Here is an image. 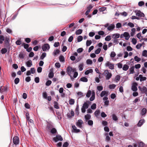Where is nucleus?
Here are the masks:
<instances>
[{
    "mask_svg": "<svg viewBox=\"0 0 147 147\" xmlns=\"http://www.w3.org/2000/svg\"><path fill=\"white\" fill-rule=\"evenodd\" d=\"M83 124V121L81 119H79L76 123V125L78 127L81 128L82 125Z\"/></svg>",
    "mask_w": 147,
    "mask_h": 147,
    "instance_id": "11",
    "label": "nucleus"
},
{
    "mask_svg": "<svg viewBox=\"0 0 147 147\" xmlns=\"http://www.w3.org/2000/svg\"><path fill=\"white\" fill-rule=\"evenodd\" d=\"M16 44L18 45H20L22 44V41L21 40H18L16 42Z\"/></svg>",
    "mask_w": 147,
    "mask_h": 147,
    "instance_id": "58",
    "label": "nucleus"
},
{
    "mask_svg": "<svg viewBox=\"0 0 147 147\" xmlns=\"http://www.w3.org/2000/svg\"><path fill=\"white\" fill-rule=\"evenodd\" d=\"M100 112L99 110H96L94 112V114L96 117H98L99 115V114L100 113Z\"/></svg>",
    "mask_w": 147,
    "mask_h": 147,
    "instance_id": "52",
    "label": "nucleus"
},
{
    "mask_svg": "<svg viewBox=\"0 0 147 147\" xmlns=\"http://www.w3.org/2000/svg\"><path fill=\"white\" fill-rule=\"evenodd\" d=\"M19 57L20 58L24 59L25 57V55L23 53L20 52L19 54Z\"/></svg>",
    "mask_w": 147,
    "mask_h": 147,
    "instance_id": "31",
    "label": "nucleus"
},
{
    "mask_svg": "<svg viewBox=\"0 0 147 147\" xmlns=\"http://www.w3.org/2000/svg\"><path fill=\"white\" fill-rule=\"evenodd\" d=\"M93 72V70L92 69H90L87 70L85 72V74L86 75H88L90 73H92Z\"/></svg>",
    "mask_w": 147,
    "mask_h": 147,
    "instance_id": "23",
    "label": "nucleus"
},
{
    "mask_svg": "<svg viewBox=\"0 0 147 147\" xmlns=\"http://www.w3.org/2000/svg\"><path fill=\"white\" fill-rule=\"evenodd\" d=\"M42 96L43 97L47 99V93L46 92H45L43 93H42Z\"/></svg>",
    "mask_w": 147,
    "mask_h": 147,
    "instance_id": "62",
    "label": "nucleus"
},
{
    "mask_svg": "<svg viewBox=\"0 0 147 147\" xmlns=\"http://www.w3.org/2000/svg\"><path fill=\"white\" fill-rule=\"evenodd\" d=\"M56 114L57 115V117L58 119H61V113L59 112H56Z\"/></svg>",
    "mask_w": 147,
    "mask_h": 147,
    "instance_id": "45",
    "label": "nucleus"
},
{
    "mask_svg": "<svg viewBox=\"0 0 147 147\" xmlns=\"http://www.w3.org/2000/svg\"><path fill=\"white\" fill-rule=\"evenodd\" d=\"M109 72L108 70H105L102 74V75H104L106 77L107 75L108 74H109Z\"/></svg>",
    "mask_w": 147,
    "mask_h": 147,
    "instance_id": "57",
    "label": "nucleus"
},
{
    "mask_svg": "<svg viewBox=\"0 0 147 147\" xmlns=\"http://www.w3.org/2000/svg\"><path fill=\"white\" fill-rule=\"evenodd\" d=\"M91 92L90 90H88L86 94V96L87 97H89L91 94Z\"/></svg>",
    "mask_w": 147,
    "mask_h": 147,
    "instance_id": "50",
    "label": "nucleus"
},
{
    "mask_svg": "<svg viewBox=\"0 0 147 147\" xmlns=\"http://www.w3.org/2000/svg\"><path fill=\"white\" fill-rule=\"evenodd\" d=\"M105 94L107 95V92H106L105 91H102L100 94V96L101 97H102Z\"/></svg>",
    "mask_w": 147,
    "mask_h": 147,
    "instance_id": "37",
    "label": "nucleus"
},
{
    "mask_svg": "<svg viewBox=\"0 0 147 147\" xmlns=\"http://www.w3.org/2000/svg\"><path fill=\"white\" fill-rule=\"evenodd\" d=\"M70 113L71 115V116L68 115L67 114V116L69 118H71L72 117L74 116V111L72 110H71L70 112Z\"/></svg>",
    "mask_w": 147,
    "mask_h": 147,
    "instance_id": "40",
    "label": "nucleus"
},
{
    "mask_svg": "<svg viewBox=\"0 0 147 147\" xmlns=\"http://www.w3.org/2000/svg\"><path fill=\"white\" fill-rule=\"evenodd\" d=\"M79 105L78 104H77L76 105V109L75 110V114L76 115H77V116H78L79 115Z\"/></svg>",
    "mask_w": 147,
    "mask_h": 147,
    "instance_id": "16",
    "label": "nucleus"
},
{
    "mask_svg": "<svg viewBox=\"0 0 147 147\" xmlns=\"http://www.w3.org/2000/svg\"><path fill=\"white\" fill-rule=\"evenodd\" d=\"M106 9V8L105 7H102L99 9V10L100 12L103 11Z\"/></svg>",
    "mask_w": 147,
    "mask_h": 147,
    "instance_id": "60",
    "label": "nucleus"
},
{
    "mask_svg": "<svg viewBox=\"0 0 147 147\" xmlns=\"http://www.w3.org/2000/svg\"><path fill=\"white\" fill-rule=\"evenodd\" d=\"M101 51V49L100 48H98L95 51V54H98L100 53Z\"/></svg>",
    "mask_w": 147,
    "mask_h": 147,
    "instance_id": "47",
    "label": "nucleus"
},
{
    "mask_svg": "<svg viewBox=\"0 0 147 147\" xmlns=\"http://www.w3.org/2000/svg\"><path fill=\"white\" fill-rule=\"evenodd\" d=\"M96 108V105L95 103H93L91 106V109L94 110Z\"/></svg>",
    "mask_w": 147,
    "mask_h": 147,
    "instance_id": "51",
    "label": "nucleus"
},
{
    "mask_svg": "<svg viewBox=\"0 0 147 147\" xmlns=\"http://www.w3.org/2000/svg\"><path fill=\"white\" fill-rule=\"evenodd\" d=\"M59 60L60 62H64L65 61V59L64 57L62 55H60L59 57Z\"/></svg>",
    "mask_w": 147,
    "mask_h": 147,
    "instance_id": "26",
    "label": "nucleus"
},
{
    "mask_svg": "<svg viewBox=\"0 0 147 147\" xmlns=\"http://www.w3.org/2000/svg\"><path fill=\"white\" fill-rule=\"evenodd\" d=\"M50 131L51 133L54 135L56 133H57L56 129L54 127L52 128Z\"/></svg>",
    "mask_w": 147,
    "mask_h": 147,
    "instance_id": "18",
    "label": "nucleus"
},
{
    "mask_svg": "<svg viewBox=\"0 0 147 147\" xmlns=\"http://www.w3.org/2000/svg\"><path fill=\"white\" fill-rule=\"evenodd\" d=\"M60 51L59 49H55L53 52V55L54 56L56 55L59 53Z\"/></svg>",
    "mask_w": 147,
    "mask_h": 147,
    "instance_id": "29",
    "label": "nucleus"
},
{
    "mask_svg": "<svg viewBox=\"0 0 147 147\" xmlns=\"http://www.w3.org/2000/svg\"><path fill=\"white\" fill-rule=\"evenodd\" d=\"M69 143H68L67 142H64V143L63 144V147H67L68 146H69Z\"/></svg>",
    "mask_w": 147,
    "mask_h": 147,
    "instance_id": "64",
    "label": "nucleus"
},
{
    "mask_svg": "<svg viewBox=\"0 0 147 147\" xmlns=\"http://www.w3.org/2000/svg\"><path fill=\"white\" fill-rule=\"evenodd\" d=\"M131 36H133L135 34L136 31V29L134 28H132L131 30Z\"/></svg>",
    "mask_w": 147,
    "mask_h": 147,
    "instance_id": "36",
    "label": "nucleus"
},
{
    "mask_svg": "<svg viewBox=\"0 0 147 147\" xmlns=\"http://www.w3.org/2000/svg\"><path fill=\"white\" fill-rule=\"evenodd\" d=\"M63 140L62 137L59 135H57L56 137L53 138V140L55 142H57L58 141H62Z\"/></svg>",
    "mask_w": 147,
    "mask_h": 147,
    "instance_id": "4",
    "label": "nucleus"
},
{
    "mask_svg": "<svg viewBox=\"0 0 147 147\" xmlns=\"http://www.w3.org/2000/svg\"><path fill=\"white\" fill-rule=\"evenodd\" d=\"M111 39L110 36H107L105 38V40L106 41H109Z\"/></svg>",
    "mask_w": 147,
    "mask_h": 147,
    "instance_id": "49",
    "label": "nucleus"
},
{
    "mask_svg": "<svg viewBox=\"0 0 147 147\" xmlns=\"http://www.w3.org/2000/svg\"><path fill=\"white\" fill-rule=\"evenodd\" d=\"M7 51V50L6 48H2L1 50V52L2 54L5 53Z\"/></svg>",
    "mask_w": 147,
    "mask_h": 147,
    "instance_id": "30",
    "label": "nucleus"
},
{
    "mask_svg": "<svg viewBox=\"0 0 147 147\" xmlns=\"http://www.w3.org/2000/svg\"><path fill=\"white\" fill-rule=\"evenodd\" d=\"M48 76L49 78H52L54 76V73L53 72L50 71L49 74Z\"/></svg>",
    "mask_w": 147,
    "mask_h": 147,
    "instance_id": "38",
    "label": "nucleus"
},
{
    "mask_svg": "<svg viewBox=\"0 0 147 147\" xmlns=\"http://www.w3.org/2000/svg\"><path fill=\"white\" fill-rule=\"evenodd\" d=\"M145 121L144 119H142L140 120L137 124V126L138 127H141L143 124L145 123Z\"/></svg>",
    "mask_w": 147,
    "mask_h": 147,
    "instance_id": "14",
    "label": "nucleus"
},
{
    "mask_svg": "<svg viewBox=\"0 0 147 147\" xmlns=\"http://www.w3.org/2000/svg\"><path fill=\"white\" fill-rule=\"evenodd\" d=\"M146 112L147 110L145 108H143L142 110L141 114L142 115H144L146 113Z\"/></svg>",
    "mask_w": 147,
    "mask_h": 147,
    "instance_id": "33",
    "label": "nucleus"
},
{
    "mask_svg": "<svg viewBox=\"0 0 147 147\" xmlns=\"http://www.w3.org/2000/svg\"><path fill=\"white\" fill-rule=\"evenodd\" d=\"M147 51L146 50H144L143 51L142 53V55L144 57H147Z\"/></svg>",
    "mask_w": 147,
    "mask_h": 147,
    "instance_id": "48",
    "label": "nucleus"
},
{
    "mask_svg": "<svg viewBox=\"0 0 147 147\" xmlns=\"http://www.w3.org/2000/svg\"><path fill=\"white\" fill-rule=\"evenodd\" d=\"M136 13V15L140 18L144 17L145 15L144 14L141 12L140 10H136L135 11Z\"/></svg>",
    "mask_w": 147,
    "mask_h": 147,
    "instance_id": "5",
    "label": "nucleus"
},
{
    "mask_svg": "<svg viewBox=\"0 0 147 147\" xmlns=\"http://www.w3.org/2000/svg\"><path fill=\"white\" fill-rule=\"evenodd\" d=\"M108 74L107 75L106 77V79L107 80H109L111 78L112 76V74L111 73H109V74Z\"/></svg>",
    "mask_w": 147,
    "mask_h": 147,
    "instance_id": "34",
    "label": "nucleus"
},
{
    "mask_svg": "<svg viewBox=\"0 0 147 147\" xmlns=\"http://www.w3.org/2000/svg\"><path fill=\"white\" fill-rule=\"evenodd\" d=\"M82 32V29H79L76 32V33L77 35H79L81 34Z\"/></svg>",
    "mask_w": 147,
    "mask_h": 147,
    "instance_id": "39",
    "label": "nucleus"
},
{
    "mask_svg": "<svg viewBox=\"0 0 147 147\" xmlns=\"http://www.w3.org/2000/svg\"><path fill=\"white\" fill-rule=\"evenodd\" d=\"M73 130L72 131V132L75 133H78L80 131L79 129H77V127L75 125H73L72 126Z\"/></svg>",
    "mask_w": 147,
    "mask_h": 147,
    "instance_id": "13",
    "label": "nucleus"
},
{
    "mask_svg": "<svg viewBox=\"0 0 147 147\" xmlns=\"http://www.w3.org/2000/svg\"><path fill=\"white\" fill-rule=\"evenodd\" d=\"M90 102L89 101H87L86 102H85L83 104V105L82 106V107L84 108V109H87L89 106L88 104L90 103Z\"/></svg>",
    "mask_w": 147,
    "mask_h": 147,
    "instance_id": "15",
    "label": "nucleus"
},
{
    "mask_svg": "<svg viewBox=\"0 0 147 147\" xmlns=\"http://www.w3.org/2000/svg\"><path fill=\"white\" fill-rule=\"evenodd\" d=\"M124 36L125 37V39L127 40L129 38L130 36L128 32H125L124 33Z\"/></svg>",
    "mask_w": 147,
    "mask_h": 147,
    "instance_id": "17",
    "label": "nucleus"
},
{
    "mask_svg": "<svg viewBox=\"0 0 147 147\" xmlns=\"http://www.w3.org/2000/svg\"><path fill=\"white\" fill-rule=\"evenodd\" d=\"M120 34L119 33H115L112 35V38H113L116 39L119 38Z\"/></svg>",
    "mask_w": 147,
    "mask_h": 147,
    "instance_id": "19",
    "label": "nucleus"
},
{
    "mask_svg": "<svg viewBox=\"0 0 147 147\" xmlns=\"http://www.w3.org/2000/svg\"><path fill=\"white\" fill-rule=\"evenodd\" d=\"M46 121L47 123L46 129L48 131H49L53 128V124L51 121L48 122L47 121Z\"/></svg>",
    "mask_w": 147,
    "mask_h": 147,
    "instance_id": "3",
    "label": "nucleus"
},
{
    "mask_svg": "<svg viewBox=\"0 0 147 147\" xmlns=\"http://www.w3.org/2000/svg\"><path fill=\"white\" fill-rule=\"evenodd\" d=\"M86 62L87 64H92V60L90 59L87 60Z\"/></svg>",
    "mask_w": 147,
    "mask_h": 147,
    "instance_id": "59",
    "label": "nucleus"
},
{
    "mask_svg": "<svg viewBox=\"0 0 147 147\" xmlns=\"http://www.w3.org/2000/svg\"><path fill=\"white\" fill-rule=\"evenodd\" d=\"M85 118L86 121L89 120L91 119V116L90 114H87L85 115Z\"/></svg>",
    "mask_w": 147,
    "mask_h": 147,
    "instance_id": "22",
    "label": "nucleus"
},
{
    "mask_svg": "<svg viewBox=\"0 0 147 147\" xmlns=\"http://www.w3.org/2000/svg\"><path fill=\"white\" fill-rule=\"evenodd\" d=\"M26 64L28 67H30L32 65V61L30 60L26 62Z\"/></svg>",
    "mask_w": 147,
    "mask_h": 147,
    "instance_id": "20",
    "label": "nucleus"
},
{
    "mask_svg": "<svg viewBox=\"0 0 147 147\" xmlns=\"http://www.w3.org/2000/svg\"><path fill=\"white\" fill-rule=\"evenodd\" d=\"M7 88L6 86H0V93H3V92H7Z\"/></svg>",
    "mask_w": 147,
    "mask_h": 147,
    "instance_id": "9",
    "label": "nucleus"
},
{
    "mask_svg": "<svg viewBox=\"0 0 147 147\" xmlns=\"http://www.w3.org/2000/svg\"><path fill=\"white\" fill-rule=\"evenodd\" d=\"M20 79L18 78H16L14 80V83L15 84H18L20 82Z\"/></svg>",
    "mask_w": 147,
    "mask_h": 147,
    "instance_id": "44",
    "label": "nucleus"
},
{
    "mask_svg": "<svg viewBox=\"0 0 147 147\" xmlns=\"http://www.w3.org/2000/svg\"><path fill=\"white\" fill-rule=\"evenodd\" d=\"M139 77H140V82H142L143 81L146 80V78L145 77H142V76L141 75H139Z\"/></svg>",
    "mask_w": 147,
    "mask_h": 147,
    "instance_id": "32",
    "label": "nucleus"
},
{
    "mask_svg": "<svg viewBox=\"0 0 147 147\" xmlns=\"http://www.w3.org/2000/svg\"><path fill=\"white\" fill-rule=\"evenodd\" d=\"M52 82L51 80H48L47 81L46 83L45 84L47 86H50Z\"/></svg>",
    "mask_w": 147,
    "mask_h": 147,
    "instance_id": "56",
    "label": "nucleus"
},
{
    "mask_svg": "<svg viewBox=\"0 0 147 147\" xmlns=\"http://www.w3.org/2000/svg\"><path fill=\"white\" fill-rule=\"evenodd\" d=\"M54 107L55 108L58 109H59V107L58 105V104L57 102L55 101L54 102Z\"/></svg>",
    "mask_w": 147,
    "mask_h": 147,
    "instance_id": "24",
    "label": "nucleus"
},
{
    "mask_svg": "<svg viewBox=\"0 0 147 147\" xmlns=\"http://www.w3.org/2000/svg\"><path fill=\"white\" fill-rule=\"evenodd\" d=\"M112 117L114 121H117L118 119L117 117V116L114 114H113L112 115Z\"/></svg>",
    "mask_w": 147,
    "mask_h": 147,
    "instance_id": "46",
    "label": "nucleus"
},
{
    "mask_svg": "<svg viewBox=\"0 0 147 147\" xmlns=\"http://www.w3.org/2000/svg\"><path fill=\"white\" fill-rule=\"evenodd\" d=\"M134 59L135 61L137 62H138L141 60V58L138 57L137 56H136L134 57Z\"/></svg>",
    "mask_w": 147,
    "mask_h": 147,
    "instance_id": "41",
    "label": "nucleus"
},
{
    "mask_svg": "<svg viewBox=\"0 0 147 147\" xmlns=\"http://www.w3.org/2000/svg\"><path fill=\"white\" fill-rule=\"evenodd\" d=\"M46 55L47 54L46 53H43L40 57V59L43 60L46 56Z\"/></svg>",
    "mask_w": 147,
    "mask_h": 147,
    "instance_id": "27",
    "label": "nucleus"
},
{
    "mask_svg": "<svg viewBox=\"0 0 147 147\" xmlns=\"http://www.w3.org/2000/svg\"><path fill=\"white\" fill-rule=\"evenodd\" d=\"M93 121L92 120H88V124L89 125L92 126L93 125Z\"/></svg>",
    "mask_w": 147,
    "mask_h": 147,
    "instance_id": "55",
    "label": "nucleus"
},
{
    "mask_svg": "<svg viewBox=\"0 0 147 147\" xmlns=\"http://www.w3.org/2000/svg\"><path fill=\"white\" fill-rule=\"evenodd\" d=\"M13 144L15 145L18 144L19 142L18 137L17 136L14 137L13 138Z\"/></svg>",
    "mask_w": 147,
    "mask_h": 147,
    "instance_id": "8",
    "label": "nucleus"
},
{
    "mask_svg": "<svg viewBox=\"0 0 147 147\" xmlns=\"http://www.w3.org/2000/svg\"><path fill=\"white\" fill-rule=\"evenodd\" d=\"M80 80L84 82H88V80L87 78L85 77H83L80 79Z\"/></svg>",
    "mask_w": 147,
    "mask_h": 147,
    "instance_id": "28",
    "label": "nucleus"
},
{
    "mask_svg": "<svg viewBox=\"0 0 147 147\" xmlns=\"http://www.w3.org/2000/svg\"><path fill=\"white\" fill-rule=\"evenodd\" d=\"M5 47L7 48L10 46L9 39L8 38H6L5 39Z\"/></svg>",
    "mask_w": 147,
    "mask_h": 147,
    "instance_id": "10",
    "label": "nucleus"
},
{
    "mask_svg": "<svg viewBox=\"0 0 147 147\" xmlns=\"http://www.w3.org/2000/svg\"><path fill=\"white\" fill-rule=\"evenodd\" d=\"M134 66L131 67L129 69V70L130 71V74H133L134 73Z\"/></svg>",
    "mask_w": 147,
    "mask_h": 147,
    "instance_id": "35",
    "label": "nucleus"
},
{
    "mask_svg": "<svg viewBox=\"0 0 147 147\" xmlns=\"http://www.w3.org/2000/svg\"><path fill=\"white\" fill-rule=\"evenodd\" d=\"M116 55L114 51H112L111 53L110 57L111 58H113L116 56Z\"/></svg>",
    "mask_w": 147,
    "mask_h": 147,
    "instance_id": "54",
    "label": "nucleus"
},
{
    "mask_svg": "<svg viewBox=\"0 0 147 147\" xmlns=\"http://www.w3.org/2000/svg\"><path fill=\"white\" fill-rule=\"evenodd\" d=\"M129 68V66L128 65L125 64L123 65V69L124 71H126Z\"/></svg>",
    "mask_w": 147,
    "mask_h": 147,
    "instance_id": "25",
    "label": "nucleus"
},
{
    "mask_svg": "<svg viewBox=\"0 0 147 147\" xmlns=\"http://www.w3.org/2000/svg\"><path fill=\"white\" fill-rule=\"evenodd\" d=\"M144 4V3L143 1H140L138 3V5L139 6L142 7Z\"/></svg>",
    "mask_w": 147,
    "mask_h": 147,
    "instance_id": "53",
    "label": "nucleus"
},
{
    "mask_svg": "<svg viewBox=\"0 0 147 147\" xmlns=\"http://www.w3.org/2000/svg\"><path fill=\"white\" fill-rule=\"evenodd\" d=\"M138 88L141 91L142 94H143L146 92L147 91V88L145 86H143L141 87L140 86H139Z\"/></svg>",
    "mask_w": 147,
    "mask_h": 147,
    "instance_id": "7",
    "label": "nucleus"
},
{
    "mask_svg": "<svg viewBox=\"0 0 147 147\" xmlns=\"http://www.w3.org/2000/svg\"><path fill=\"white\" fill-rule=\"evenodd\" d=\"M114 65L113 63H112L109 61H107L105 65V67H108L110 69L113 70L114 69Z\"/></svg>",
    "mask_w": 147,
    "mask_h": 147,
    "instance_id": "2",
    "label": "nucleus"
},
{
    "mask_svg": "<svg viewBox=\"0 0 147 147\" xmlns=\"http://www.w3.org/2000/svg\"><path fill=\"white\" fill-rule=\"evenodd\" d=\"M138 84L136 83H134L131 87V90L132 91L136 92L137 90V86Z\"/></svg>",
    "mask_w": 147,
    "mask_h": 147,
    "instance_id": "12",
    "label": "nucleus"
},
{
    "mask_svg": "<svg viewBox=\"0 0 147 147\" xmlns=\"http://www.w3.org/2000/svg\"><path fill=\"white\" fill-rule=\"evenodd\" d=\"M49 49L50 46L48 44H44L42 47V49L43 51H46L47 50H48Z\"/></svg>",
    "mask_w": 147,
    "mask_h": 147,
    "instance_id": "6",
    "label": "nucleus"
},
{
    "mask_svg": "<svg viewBox=\"0 0 147 147\" xmlns=\"http://www.w3.org/2000/svg\"><path fill=\"white\" fill-rule=\"evenodd\" d=\"M115 25L113 24H111L109 26L107 27V29L109 30H113L115 28Z\"/></svg>",
    "mask_w": 147,
    "mask_h": 147,
    "instance_id": "21",
    "label": "nucleus"
},
{
    "mask_svg": "<svg viewBox=\"0 0 147 147\" xmlns=\"http://www.w3.org/2000/svg\"><path fill=\"white\" fill-rule=\"evenodd\" d=\"M83 37L81 36H79L77 37V41L78 42H80L82 40Z\"/></svg>",
    "mask_w": 147,
    "mask_h": 147,
    "instance_id": "42",
    "label": "nucleus"
},
{
    "mask_svg": "<svg viewBox=\"0 0 147 147\" xmlns=\"http://www.w3.org/2000/svg\"><path fill=\"white\" fill-rule=\"evenodd\" d=\"M67 74L70 76L71 77V72H74L76 70V69L75 68L73 69L72 67L70 66H68L67 68Z\"/></svg>",
    "mask_w": 147,
    "mask_h": 147,
    "instance_id": "1",
    "label": "nucleus"
},
{
    "mask_svg": "<svg viewBox=\"0 0 147 147\" xmlns=\"http://www.w3.org/2000/svg\"><path fill=\"white\" fill-rule=\"evenodd\" d=\"M34 81L36 83H38L40 81V79L38 77H36L35 78H34Z\"/></svg>",
    "mask_w": 147,
    "mask_h": 147,
    "instance_id": "61",
    "label": "nucleus"
},
{
    "mask_svg": "<svg viewBox=\"0 0 147 147\" xmlns=\"http://www.w3.org/2000/svg\"><path fill=\"white\" fill-rule=\"evenodd\" d=\"M144 144L142 142H140L139 144L138 147H143L144 146Z\"/></svg>",
    "mask_w": 147,
    "mask_h": 147,
    "instance_id": "63",
    "label": "nucleus"
},
{
    "mask_svg": "<svg viewBox=\"0 0 147 147\" xmlns=\"http://www.w3.org/2000/svg\"><path fill=\"white\" fill-rule=\"evenodd\" d=\"M92 43L91 40H87L86 42V45L87 47L90 46Z\"/></svg>",
    "mask_w": 147,
    "mask_h": 147,
    "instance_id": "43",
    "label": "nucleus"
}]
</instances>
